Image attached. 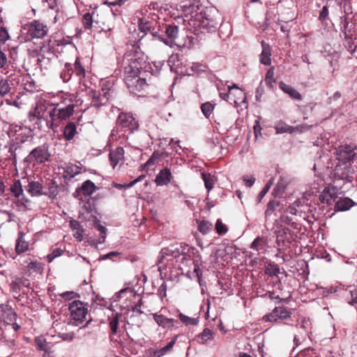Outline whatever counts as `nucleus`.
<instances>
[{"label": "nucleus", "mask_w": 357, "mask_h": 357, "mask_svg": "<svg viewBox=\"0 0 357 357\" xmlns=\"http://www.w3.org/2000/svg\"><path fill=\"white\" fill-rule=\"evenodd\" d=\"M109 91V88L105 84L102 89V94H100L99 92L93 91L91 95V105L98 108L106 104L110 98Z\"/></svg>", "instance_id": "f8f14e48"}, {"label": "nucleus", "mask_w": 357, "mask_h": 357, "mask_svg": "<svg viewBox=\"0 0 357 357\" xmlns=\"http://www.w3.org/2000/svg\"><path fill=\"white\" fill-rule=\"evenodd\" d=\"M272 185H273V179L271 178L266 183L264 188L259 192V202L265 196V195L268 192V190Z\"/></svg>", "instance_id": "052dcab7"}, {"label": "nucleus", "mask_w": 357, "mask_h": 357, "mask_svg": "<svg viewBox=\"0 0 357 357\" xmlns=\"http://www.w3.org/2000/svg\"><path fill=\"white\" fill-rule=\"evenodd\" d=\"M200 26L207 31H213L219 25V22L210 17L206 13L199 15Z\"/></svg>", "instance_id": "412c9836"}, {"label": "nucleus", "mask_w": 357, "mask_h": 357, "mask_svg": "<svg viewBox=\"0 0 357 357\" xmlns=\"http://www.w3.org/2000/svg\"><path fill=\"white\" fill-rule=\"evenodd\" d=\"M38 86L36 85V83L32 80L29 82H26L24 84V89L30 93H34L38 91Z\"/></svg>", "instance_id": "bf43d9fd"}, {"label": "nucleus", "mask_w": 357, "mask_h": 357, "mask_svg": "<svg viewBox=\"0 0 357 357\" xmlns=\"http://www.w3.org/2000/svg\"><path fill=\"white\" fill-rule=\"evenodd\" d=\"M178 317L181 322L184 324L185 326H196L199 323V320L197 318L190 317L187 315L183 314L181 312H179Z\"/></svg>", "instance_id": "58836bf2"}, {"label": "nucleus", "mask_w": 357, "mask_h": 357, "mask_svg": "<svg viewBox=\"0 0 357 357\" xmlns=\"http://www.w3.org/2000/svg\"><path fill=\"white\" fill-rule=\"evenodd\" d=\"M52 102L50 100L40 98L37 100L34 109L29 112V116L31 121L35 119H41L44 117L45 112L52 107Z\"/></svg>", "instance_id": "423d86ee"}, {"label": "nucleus", "mask_w": 357, "mask_h": 357, "mask_svg": "<svg viewBox=\"0 0 357 357\" xmlns=\"http://www.w3.org/2000/svg\"><path fill=\"white\" fill-rule=\"evenodd\" d=\"M73 76L77 77L79 81L85 77V69L82 66L78 58L73 65L70 63H66L60 74V77L63 82H69Z\"/></svg>", "instance_id": "f03ea898"}, {"label": "nucleus", "mask_w": 357, "mask_h": 357, "mask_svg": "<svg viewBox=\"0 0 357 357\" xmlns=\"http://www.w3.org/2000/svg\"><path fill=\"white\" fill-rule=\"evenodd\" d=\"M17 313L8 305H0V320L6 325H10L15 321Z\"/></svg>", "instance_id": "4468645a"}, {"label": "nucleus", "mask_w": 357, "mask_h": 357, "mask_svg": "<svg viewBox=\"0 0 357 357\" xmlns=\"http://www.w3.org/2000/svg\"><path fill=\"white\" fill-rule=\"evenodd\" d=\"M26 280L23 278H16L13 280L10 284V287L11 291L15 294H19L21 287L26 286L25 284Z\"/></svg>", "instance_id": "f704fd0d"}, {"label": "nucleus", "mask_w": 357, "mask_h": 357, "mask_svg": "<svg viewBox=\"0 0 357 357\" xmlns=\"http://www.w3.org/2000/svg\"><path fill=\"white\" fill-rule=\"evenodd\" d=\"M280 273V267L276 264H269L265 269V273L271 277L277 276Z\"/></svg>", "instance_id": "c03bdc74"}, {"label": "nucleus", "mask_w": 357, "mask_h": 357, "mask_svg": "<svg viewBox=\"0 0 357 357\" xmlns=\"http://www.w3.org/2000/svg\"><path fill=\"white\" fill-rule=\"evenodd\" d=\"M192 264L194 265V273L196 274L199 282H200V278L202 276V271L199 268V266L202 264L201 255H199V257H195L193 259Z\"/></svg>", "instance_id": "49530a36"}, {"label": "nucleus", "mask_w": 357, "mask_h": 357, "mask_svg": "<svg viewBox=\"0 0 357 357\" xmlns=\"http://www.w3.org/2000/svg\"><path fill=\"white\" fill-rule=\"evenodd\" d=\"M214 338V333L209 328H206L197 336V342L200 344H207Z\"/></svg>", "instance_id": "c756f323"}, {"label": "nucleus", "mask_w": 357, "mask_h": 357, "mask_svg": "<svg viewBox=\"0 0 357 357\" xmlns=\"http://www.w3.org/2000/svg\"><path fill=\"white\" fill-rule=\"evenodd\" d=\"M124 81L130 93L135 94L144 90L146 85V79L139 77V75L125 76Z\"/></svg>", "instance_id": "1a4fd4ad"}, {"label": "nucleus", "mask_w": 357, "mask_h": 357, "mask_svg": "<svg viewBox=\"0 0 357 357\" xmlns=\"http://www.w3.org/2000/svg\"><path fill=\"white\" fill-rule=\"evenodd\" d=\"M215 229L216 232L219 235H225L228 231V228L226 225H225L221 220L218 219L215 225Z\"/></svg>", "instance_id": "3c124183"}, {"label": "nucleus", "mask_w": 357, "mask_h": 357, "mask_svg": "<svg viewBox=\"0 0 357 357\" xmlns=\"http://www.w3.org/2000/svg\"><path fill=\"white\" fill-rule=\"evenodd\" d=\"M97 187L93 182L90 180L82 183L81 187L76 189L74 196L79 199H82V196L86 197L91 196L96 190Z\"/></svg>", "instance_id": "ddd939ff"}, {"label": "nucleus", "mask_w": 357, "mask_h": 357, "mask_svg": "<svg viewBox=\"0 0 357 357\" xmlns=\"http://www.w3.org/2000/svg\"><path fill=\"white\" fill-rule=\"evenodd\" d=\"M243 181H245V185H246V187L250 188L255 183V178L252 176L250 178H244Z\"/></svg>", "instance_id": "774afa93"}, {"label": "nucleus", "mask_w": 357, "mask_h": 357, "mask_svg": "<svg viewBox=\"0 0 357 357\" xmlns=\"http://www.w3.org/2000/svg\"><path fill=\"white\" fill-rule=\"evenodd\" d=\"M63 250L60 248L54 249L50 254L47 256L48 262H52L56 257H60L63 255Z\"/></svg>", "instance_id": "6e6d98bb"}, {"label": "nucleus", "mask_w": 357, "mask_h": 357, "mask_svg": "<svg viewBox=\"0 0 357 357\" xmlns=\"http://www.w3.org/2000/svg\"><path fill=\"white\" fill-rule=\"evenodd\" d=\"M354 155V150L349 145L340 146L337 150V159L343 163L350 162Z\"/></svg>", "instance_id": "a211bd4d"}, {"label": "nucleus", "mask_w": 357, "mask_h": 357, "mask_svg": "<svg viewBox=\"0 0 357 357\" xmlns=\"http://www.w3.org/2000/svg\"><path fill=\"white\" fill-rule=\"evenodd\" d=\"M26 190L31 196H39L43 195V185L38 181H31L27 185Z\"/></svg>", "instance_id": "7c9ffc66"}, {"label": "nucleus", "mask_w": 357, "mask_h": 357, "mask_svg": "<svg viewBox=\"0 0 357 357\" xmlns=\"http://www.w3.org/2000/svg\"><path fill=\"white\" fill-rule=\"evenodd\" d=\"M10 86L8 81L0 77V96H4L10 91Z\"/></svg>", "instance_id": "a18cd8bd"}, {"label": "nucleus", "mask_w": 357, "mask_h": 357, "mask_svg": "<svg viewBox=\"0 0 357 357\" xmlns=\"http://www.w3.org/2000/svg\"><path fill=\"white\" fill-rule=\"evenodd\" d=\"M29 249V243L24 240V233L20 231L16 241L15 251L17 254H22Z\"/></svg>", "instance_id": "cd10ccee"}, {"label": "nucleus", "mask_w": 357, "mask_h": 357, "mask_svg": "<svg viewBox=\"0 0 357 357\" xmlns=\"http://www.w3.org/2000/svg\"><path fill=\"white\" fill-rule=\"evenodd\" d=\"M153 319L158 326L163 328H169L174 326V323H177V320L165 317L162 314L155 313L153 314Z\"/></svg>", "instance_id": "5701e85b"}, {"label": "nucleus", "mask_w": 357, "mask_h": 357, "mask_svg": "<svg viewBox=\"0 0 357 357\" xmlns=\"http://www.w3.org/2000/svg\"><path fill=\"white\" fill-rule=\"evenodd\" d=\"M77 133V127L73 122L68 123L63 130L64 138L69 141L71 140Z\"/></svg>", "instance_id": "473e14b6"}, {"label": "nucleus", "mask_w": 357, "mask_h": 357, "mask_svg": "<svg viewBox=\"0 0 357 357\" xmlns=\"http://www.w3.org/2000/svg\"><path fill=\"white\" fill-rule=\"evenodd\" d=\"M109 327L113 333H116L117 332L118 326H119V319L118 315L116 314L109 319Z\"/></svg>", "instance_id": "5fc2aeb1"}, {"label": "nucleus", "mask_w": 357, "mask_h": 357, "mask_svg": "<svg viewBox=\"0 0 357 357\" xmlns=\"http://www.w3.org/2000/svg\"><path fill=\"white\" fill-rule=\"evenodd\" d=\"M81 172V167L77 165H70L66 167L64 172V178L70 179L75 177Z\"/></svg>", "instance_id": "c9c22d12"}, {"label": "nucleus", "mask_w": 357, "mask_h": 357, "mask_svg": "<svg viewBox=\"0 0 357 357\" xmlns=\"http://www.w3.org/2000/svg\"><path fill=\"white\" fill-rule=\"evenodd\" d=\"M124 77L127 75H138L141 68L139 62L135 58L124 60Z\"/></svg>", "instance_id": "6ab92c4d"}, {"label": "nucleus", "mask_w": 357, "mask_h": 357, "mask_svg": "<svg viewBox=\"0 0 357 357\" xmlns=\"http://www.w3.org/2000/svg\"><path fill=\"white\" fill-rule=\"evenodd\" d=\"M10 191L15 197H19L23 193V189L20 180H15L10 186Z\"/></svg>", "instance_id": "a19ab883"}, {"label": "nucleus", "mask_w": 357, "mask_h": 357, "mask_svg": "<svg viewBox=\"0 0 357 357\" xmlns=\"http://www.w3.org/2000/svg\"><path fill=\"white\" fill-rule=\"evenodd\" d=\"M291 312L284 306L275 307L270 313L263 317L266 322H276L278 320H284L289 318Z\"/></svg>", "instance_id": "0eeeda50"}, {"label": "nucleus", "mask_w": 357, "mask_h": 357, "mask_svg": "<svg viewBox=\"0 0 357 357\" xmlns=\"http://www.w3.org/2000/svg\"><path fill=\"white\" fill-rule=\"evenodd\" d=\"M57 107L56 104L52 103V107L48 110V116H47L46 125L47 127L53 131H56L58 127L59 126V123L58 122L59 119H57Z\"/></svg>", "instance_id": "aec40b11"}, {"label": "nucleus", "mask_w": 357, "mask_h": 357, "mask_svg": "<svg viewBox=\"0 0 357 357\" xmlns=\"http://www.w3.org/2000/svg\"><path fill=\"white\" fill-rule=\"evenodd\" d=\"M280 89L288 94L291 98L301 100L302 99L301 94L296 90L293 86L285 84L283 82H280L279 84Z\"/></svg>", "instance_id": "a878e982"}, {"label": "nucleus", "mask_w": 357, "mask_h": 357, "mask_svg": "<svg viewBox=\"0 0 357 357\" xmlns=\"http://www.w3.org/2000/svg\"><path fill=\"white\" fill-rule=\"evenodd\" d=\"M9 38L8 30L5 27H0V42L5 43Z\"/></svg>", "instance_id": "680f3d73"}, {"label": "nucleus", "mask_w": 357, "mask_h": 357, "mask_svg": "<svg viewBox=\"0 0 357 357\" xmlns=\"http://www.w3.org/2000/svg\"><path fill=\"white\" fill-rule=\"evenodd\" d=\"M338 190L335 186L326 187L319 195V200L327 205L332 204L337 197Z\"/></svg>", "instance_id": "2eb2a0df"}, {"label": "nucleus", "mask_w": 357, "mask_h": 357, "mask_svg": "<svg viewBox=\"0 0 357 357\" xmlns=\"http://www.w3.org/2000/svg\"><path fill=\"white\" fill-rule=\"evenodd\" d=\"M95 227L101 233L102 236L99 238V243H102L105 242L106 238L107 229L100 223H96Z\"/></svg>", "instance_id": "4d7b16f0"}, {"label": "nucleus", "mask_w": 357, "mask_h": 357, "mask_svg": "<svg viewBox=\"0 0 357 357\" xmlns=\"http://www.w3.org/2000/svg\"><path fill=\"white\" fill-rule=\"evenodd\" d=\"M265 82L266 85L270 88H273V84L275 82V79L274 78V71L272 68L269 69L266 75Z\"/></svg>", "instance_id": "8fccbe9b"}, {"label": "nucleus", "mask_w": 357, "mask_h": 357, "mask_svg": "<svg viewBox=\"0 0 357 357\" xmlns=\"http://www.w3.org/2000/svg\"><path fill=\"white\" fill-rule=\"evenodd\" d=\"M354 204L353 200L349 197L340 198L336 202L335 208L337 211H344L351 208Z\"/></svg>", "instance_id": "bb28decb"}, {"label": "nucleus", "mask_w": 357, "mask_h": 357, "mask_svg": "<svg viewBox=\"0 0 357 357\" xmlns=\"http://www.w3.org/2000/svg\"><path fill=\"white\" fill-rule=\"evenodd\" d=\"M305 321H302V324L296 326V333L294 337V343L296 346H298L301 343L305 340L307 335V331L304 326Z\"/></svg>", "instance_id": "393cba45"}, {"label": "nucleus", "mask_w": 357, "mask_h": 357, "mask_svg": "<svg viewBox=\"0 0 357 357\" xmlns=\"http://www.w3.org/2000/svg\"><path fill=\"white\" fill-rule=\"evenodd\" d=\"M125 151L123 147L119 146L114 150H112L109 154L110 165L114 169L118 164L123 162Z\"/></svg>", "instance_id": "4be33fe9"}, {"label": "nucleus", "mask_w": 357, "mask_h": 357, "mask_svg": "<svg viewBox=\"0 0 357 357\" xmlns=\"http://www.w3.org/2000/svg\"><path fill=\"white\" fill-rule=\"evenodd\" d=\"M201 109L206 118L208 119L214 109V105L209 102L203 103Z\"/></svg>", "instance_id": "de8ad7c7"}, {"label": "nucleus", "mask_w": 357, "mask_h": 357, "mask_svg": "<svg viewBox=\"0 0 357 357\" xmlns=\"http://www.w3.org/2000/svg\"><path fill=\"white\" fill-rule=\"evenodd\" d=\"M50 154L48 149L45 145L39 146L33 149L24 158V162L29 163L33 166L42 164L48 160Z\"/></svg>", "instance_id": "7ed1b4c3"}, {"label": "nucleus", "mask_w": 357, "mask_h": 357, "mask_svg": "<svg viewBox=\"0 0 357 357\" xmlns=\"http://www.w3.org/2000/svg\"><path fill=\"white\" fill-rule=\"evenodd\" d=\"M175 340L170 341L166 346L160 349V350L157 351L155 354L160 357L163 355H165L167 351H169L170 349H172L173 346L175 344Z\"/></svg>", "instance_id": "864d4df0"}, {"label": "nucleus", "mask_w": 357, "mask_h": 357, "mask_svg": "<svg viewBox=\"0 0 357 357\" xmlns=\"http://www.w3.org/2000/svg\"><path fill=\"white\" fill-rule=\"evenodd\" d=\"M16 337V333H11L9 328H5L2 334L1 340L5 342L9 347H12L15 345V340Z\"/></svg>", "instance_id": "72a5a7b5"}, {"label": "nucleus", "mask_w": 357, "mask_h": 357, "mask_svg": "<svg viewBox=\"0 0 357 357\" xmlns=\"http://www.w3.org/2000/svg\"><path fill=\"white\" fill-rule=\"evenodd\" d=\"M84 229L81 227L77 230H75L73 234L74 237L76 238L79 241H82L84 237Z\"/></svg>", "instance_id": "338daca9"}, {"label": "nucleus", "mask_w": 357, "mask_h": 357, "mask_svg": "<svg viewBox=\"0 0 357 357\" xmlns=\"http://www.w3.org/2000/svg\"><path fill=\"white\" fill-rule=\"evenodd\" d=\"M264 86H262V82L260 83V84L259 85V86L256 89V91H255V99L257 102H261V97L264 94Z\"/></svg>", "instance_id": "e2e57ef3"}, {"label": "nucleus", "mask_w": 357, "mask_h": 357, "mask_svg": "<svg viewBox=\"0 0 357 357\" xmlns=\"http://www.w3.org/2000/svg\"><path fill=\"white\" fill-rule=\"evenodd\" d=\"M266 243L264 238L258 236L252 243L250 248L258 252V254L266 251Z\"/></svg>", "instance_id": "2f4dec72"}, {"label": "nucleus", "mask_w": 357, "mask_h": 357, "mask_svg": "<svg viewBox=\"0 0 357 357\" xmlns=\"http://www.w3.org/2000/svg\"><path fill=\"white\" fill-rule=\"evenodd\" d=\"M274 128L277 133H291V126L280 121L275 123Z\"/></svg>", "instance_id": "4c0bfd02"}, {"label": "nucleus", "mask_w": 357, "mask_h": 357, "mask_svg": "<svg viewBox=\"0 0 357 357\" xmlns=\"http://www.w3.org/2000/svg\"><path fill=\"white\" fill-rule=\"evenodd\" d=\"M202 178L204 181V185L208 191H210L213 188V179L211 174L202 173Z\"/></svg>", "instance_id": "603ef678"}, {"label": "nucleus", "mask_w": 357, "mask_h": 357, "mask_svg": "<svg viewBox=\"0 0 357 357\" xmlns=\"http://www.w3.org/2000/svg\"><path fill=\"white\" fill-rule=\"evenodd\" d=\"M27 270L30 274L33 273H42L43 270V264L38 261H32L27 265Z\"/></svg>", "instance_id": "ea45409f"}, {"label": "nucleus", "mask_w": 357, "mask_h": 357, "mask_svg": "<svg viewBox=\"0 0 357 357\" xmlns=\"http://www.w3.org/2000/svg\"><path fill=\"white\" fill-rule=\"evenodd\" d=\"M69 310L70 312V317L73 320L78 323H82L86 319L88 314V309L86 307L85 304L80 301H74L69 305Z\"/></svg>", "instance_id": "39448f33"}, {"label": "nucleus", "mask_w": 357, "mask_h": 357, "mask_svg": "<svg viewBox=\"0 0 357 357\" xmlns=\"http://www.w3.org/2000/svg\"><path fill=\"white\" fill-rule=\"evenodd\" d=\"M198 222V229L199 232L203 234H208L210 231H211L213 228V225L208 221L202 220Z\"/></svg>", "instance_id": "37998d69"}, {"label": "nucleus", "mask_w": 357, "mask_h": 357, "mask_svg": "<svg viewBox=\"0 0 357 357\" xmlns=\"http://www.w3.org/2000/svg\"><path fill=\"white\" fill-rule=\"evenodd\" d=\"M19 130H21L20 126H17V125H10L8 130V136L14 137Z\"/></svg>", "instance_id": "0e129e2a"}, {"label": "nucleus", "mask_w": 357, "mask_h": 357, "mask_svg": "<svg viewBox=\"0 0 357 357\" xmlns=\"http://www.w3.org/2000/svg\"><path fill=\"white\" fill-rule=\"evenodd\" d=\"M165 34L167 38L162 36H158L159 40L162 41L165 45L173 47L174 40L178 36V26L176 25L169 24L166 26Z\"/></svg>", "instance_id": "dca6fc26"}, {"label": "nucleus", "mask_w": 357, "mask_h": 357, "mask_svg": "<svg viewBox=\"0 0 357 357\" xmlns=\"http://www.w3.org/2000/svg\"><path fill=\"white\" fill-rule=\"evenodd\" d=\"M57 107V119L61 121L66 120L70 118L74 112L75 105L70 101L69 103L65 104L60 102L56 104Z\"/></svg>", "instance_id": "f3484780"}, {"label": "nucleus", "mask_w": 357, "mask_h": 357, "mask_svg": "<svg viewBox=\"0 0 357 357\" xmlns=\"http://www.w3.org/2000/svg\"><path fill=\"white\" fill-rule=\"evenodd\" d=\"M190 250V246L184 243H176L167 248H164L160 252L158 257L159 268L166 266H174L178 262V257L180 254Z\"/></svg>", "instance_id": "f257e3e1"}, {"label": "nucleus", "mask_w": 357, "mask_h": 357, "mask_svg": "<svg viewBox=\"0 0 357 357\" xmlns=\"http://www.w3.org/2000/svg\"><path fill=\"white\" fill-rule=\"evenodd\" d=\"M328 15V9L327 6H324L319 14V20L322 22L325 21Z\"/></svg>", "instance_id": "69168bd1"}, {"label": "nucleus", "mask_w": 357, "mask_h": 357, "mask_svg": "<svg viewBox=\"0 0 357 357\" xmlns=\"http://www.w3.org/2000/svg\"><path fill=\"white\" fill-rule=\"evenodd\" d=\"M331 292L337 293V295L343 297L349 305H354L357 303L356 286H349L346 289L340 287L338 289L331 287Z\"/></svg>", "instance_id": "6e6552de"}, {"label": "nucleus", "mask_w": 357, "mask_h": 357, "mask_svg": "<svg viewBox=\"0 0 357 357\" xmlns=\"http://www.w3.org/2000/svg\"><path fill=\"white\" fill-rule=\"evenodd\" d=\"M35 344L36 349L40 351H43L50 347L46 339L43 336L36 337L35 338Z\"/></svg>", "instance_id": "79ce46f5"}, {"label": "nucleus", "mask_w": 357, "mask_h": 357, "mask_svg": "<svg viewBox=\"0 0 357 357\" xmlns=\"http://www.w3.org/2000/svg\"><path fill=\"white\" fill-rule=\"evenodd\" d=\"M261 46L263 50L260 55V62L264 65L269 66L271 63L270 46L264 41L261 42Z\"/></svg>", "instance_id": "c85d7f7f"}, {"label": "nucleus", "mask_w": 357, "mask_h": 357, "mask_svg": "<svg viewBox=\"0 0 357 357\" xmlns=\"http://www.w3.org/2000/svg\"><path fill=\"white\" fill-rule=\"evenodd\" d=\"M199 257V251L195 248L190 247V250L185 252L184 254H180L179 257H178V262L175 263L174 266H176L178 269L181 271H184L186 268L189 267L193 259H191V256Z\"/></svg>", "instance_id": "9d476101"}, {"label": "nucleus", "mask_w": 357, "mask_h": 357, "mask_svg": "<svg viewBox=\"0 0 357 357\" xmlns=\"http://www.w3.org/2000/svg\"><path fill=\"white\" fill-rule=\"evenodd\" d=\"M172 178L170 170L168 168H165L157 174L155 182L157 185H165L170 182Z\"/></svg>", "instance_id": "b1692460"}, {"label": "nucleus", "mask_w": 357, "mask_h": 357, "mask_svg": "<svg viewBox=\"0 0 357 357\" xmlns=\"http://www.w3.org/2000/svg\"><path fill=\"white\" fill-rule=\"evenodd\" d=\"M116 124L122 128L123 132L129 134L137 130L139 128L138 122L130 113L121 112L118 116Z\"/></svg>", "instance_id": "20e7f679"}, {"label": "nucleus", "mask_w": 357, "mask_h": 357, "mask_svg": "<svg viewBox=\"0 0 357 357\" xmlns=\"http://www.w3.org/2000/svg\"><path fill=\"white\" fill-rule=\"evenodd\" d=\"M48 27L39 20H33L28 25V33L32 38H43L48 33Z\"/></svg>", "instance_id": "9b49d317"}, {"label": "nucleus", "mask_w": 357, "mask_h": 357, "mask_svg": "<svg viewBox=\"0 0 357 357\" xmlns=\"http://www.w3.org/2000/svg\"><path fill=\"white\" fill-rule=\"evenodd\" d=\"M280 202L277 200H271L268 202L267 204V208L265 211V217L266 218H268L271 217L274 212L275 211L276 208L279 206Z\"/></svg>", "instance_id": "e433bc0d"}, {"label": "nucleus", "mask_w": 357, "mask_h": 357, "mask_svg": "<svg viewBox=\"0 0 357 357\" xmlns=\"http://www.w3.org/2000/svg\"><path fill=\"white\" fill-rule=\"evenodd\" d=\"M310 127H311L310 126H308L307 124L298 125L295 127L291 126V133H294V132L301 133V132L307 131L310 128Z\"/></svg>", "instance_id": "13d9d810"}, {"label": "nucleus", "mask_w": 357, "mask_h": 357, "mask_svg": "<svg viewBox=\"0 0 357 357\" xmlns=\"http://www.w3.org/2000/svg\"><path fill=\"white\" fill-rule=\"evenodd\" d=\"M82 23L86 30L91 29L93 26V20L89 13H85L82 17Z\"/></svg>", "instance_id": "09e8293b"}]
</instances>
